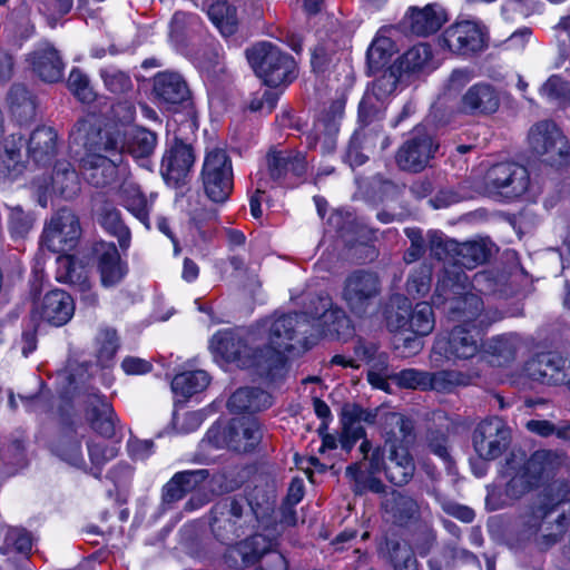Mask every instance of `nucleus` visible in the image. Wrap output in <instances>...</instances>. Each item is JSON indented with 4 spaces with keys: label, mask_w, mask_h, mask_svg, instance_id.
Masks as SVG:
<instances>
[{
    "label": "nucleus",
    "mask_w": 570,
    "mask_h": 570,
    "mask_svg": "<svg viewBox=\"0 0 570 570\" xmlns=\"http://www.w3.org/2000/svg\"><path fill=\"white\" fill-rule=\"evenodd\" d=\"M210 350L226 362L252 370L259 377L274 382L282 376V358L277 351L263 348L259 332L253 326L243 333L224 331L210 340Z\"/></svg>",
    "instance_id": "nucleus-1"
},
{
    "label": "nucleus",
    "mask_w": 570,
    "mask_h": 570,
    "mask_svg": "<svg viewBox=\"0 0 570 570\" xmlns=\"http://www.w3.org/2000/svg\"><path fill=\"white\" fill-rule=\"evenodd\" d=\"M568 492L563 483H552L540 491L520 517L521 537L542 550L556 544L566 533L569 518L564 512L552 515L566 502Z\"/></svg>",
    "instance_id": "nucleus-2"
},
{
    "label": "nucleus",
    "mask_w": 570,
    "mask_h": 570,
    "mask_svg": "<svg viewBox=\"0 0 570 570\" xmlns=\"http://www.w3.org/2000/svg\"><path fill=\"white\" fill-rule=\"evenodd\" d=\"M259 332L263 348L277 351L282 358V374L285 367L284 352L303 353L317 342L313 324L298 313L283 314L264 320L255 325Z\"/></svg>",
    "instance_id": "nucleus-3"
},
{
    "label": "nucleus",
    "mask_w": 570,
    "mask_h": 570,
    "mask_svg": "<svg viewBox=\"0 0 570 570\" xmlns=\"http://www.w3.org/2000/svg\"><path fill=\"white\" fill-rule=\"evenodd\" d=\"M432 301L436 307H445L454 320L471 322L482 316L483 302L470 291L469 277L458 267L442 273Z\"/></svg>",
    "instance_id": "nucleus-4"
},
{
    "label": "nucleus",
    "mask_w": 570,
    "mask_h": 570,
    "mask_svg": "<svg viewBox=\"0 0 570 570\" xmlns=\"http://www.w3.org/2000/svg\"><path fill=\"white\" fill-rule=\"evenodd\" d=\"M120 139L117 135H106L92 129L86 136L85 156L80 168L85 179L96 187H105L115 180L117 167L121 161L118 155Z\"/></svg>",
    "instance_id": "nucleus-5"
},
{
    "label": "nucleus",
    "mask_w": 570,
    "mask_h": 570,
    "mask_svg": "<svg viewBox=\"0 0 570 570\" xmlns=\"http://www.w3.org/2000/svg\"><path fill=\"white\" fill-rule=\"evenodd\" d=\"M255 521L249 501L242 495L223 498L210 510V530L223 543L232 542L243 535Z\"/></svg>",
    "instance_id": "nucleus-6"
},
{
    "label": "nucleus",
    "mask_w": 570,
    "mask_h": 570,
    "mask_svg": "<svg viewBox=\"0 0 570 570\" xmlns=\"http://www.w3.org/2000/svg\"><path fill=\"white\" fill-rule=\"evenodd\" d=\"M529 153L540 163L562 168L570 164V146L561 129L551 120L532 125L527 135Z\"/></svg>",
    "instance_id": "nucleus-7"
},
{
    "label": "nucleus",
    "mask_w": 570,
    "mask_h": 570,
    "mask_svg": "<svg viewBox=\"0 0 570 570\" xmlns=\"http://www.w3.org/2000/svg\"><path fill=\"white\" fill-rule=\"evenodd\" d=\"M246 58L266 86L277 87L296 77L294 59L271 42H259L248 48Z\"/></svg>",
    "instance_id": "nucleus-8"
},
{
    "label": "nucleus",
    "mask_w": 570,
    "mask_h": 570,
    "mask_svg": "<svg viewBox=\"0 0 570 570\" xmlns=\"http://www.w3.org/2000/svg\"><path fill=\"white\" fill-rule=\"evenodd\" d=\"M381 294V279L370 269H355L344 279L342 298L352 314L364 317Z\"/></svg>",
    "instance_id": "nucleus-9"
},
{
    "label": "nucleus",
    "mask_w": 570,
    "mask_h": 570,
    "mask_svg": "<svg viewBox=\"0 0 570 570\" xmlns=\"http://www.w3.org/2000/svg\"><path fill=\"white\" fill-rule=\"evenodd\" d=\"M232 160L224 149L207 153L202 170L206 196L215 204H224L234 188Z\"/></svg>",
    "instance_id": "nucleus-10"
},
{
    "label": "nucleus",
    "mask_w": 570,
    "mask_h": 570,
    "mask_svg": "<svg viewBox=\"0 0 570 570\" xmlns=\"http://www.w3.org/2000/svg\"><path fill=\"white\" fill-rule=\"evenodd\" d=\"M371 471H384L391 483L403 487L412 480L415 463L406 445L394 444L387 449H374L371 454Z\"/></svg>",
    "instance_id": "nucleus-11"
},
{
    "label": "nucleus",
    "mask_w": 570,
    "mask_h": 570,
    "mask_svg": "<svg viewBox=\"0 0 570 570\" xmlns=\"http://www.w3.org/2000/svg\"><path fill=\"white\" fill-rule=\"evenodd\" d=\"M438 149L433 135L424 126H417L397 149L395 160L402 170L420 173L428 167Z\"/></svg>",
    "instance_id": "nucleus-12"
},
{
    "label": "nucleus",
    "mask_w": 570,
    "mask_h": 570,
    "mask_svg": "<svg viewBox=\"0 0 570 570\" xmlns=\"http://www.w3.org/2000/svg\"><path fill=\"white\" fill-rule=\"evenodd\" d=\"M80 236L78 216L69 208H61L46 223L41 238L50 252L66 253L77 246Z\"/></svg>",
    "instance_id": "nucleus-13"
},
{
    "label": "nucleus",
    "mask_w": 570,
    "mask_h": 570,
    "mask_svg": "<svg viewBox=\"0 0 570 570\" xmlns=\"http://www.w3.org/2000/svg\"><path fill=\"white\" fill-rule=\"evenodd\" d=\"M480 335L465 324L454 326L448 337L438 338L431 356L435 366H441L442 355L449 361L469 360L480 351Z\"/></svg>",
    "instance_id": "nucleus-14"
},
{
    "label": "nucleus",
    "mask_w": 570,
    "mask_h": 570,
    "mask_svg": "<svg viewBox=\"0 0 570 570\" xmlns=\"http://www.w3.org/2000/svg\"><path fill=\"white\" fill-rule=\"evenodd\" d=\"M31 188L39 205L46 207L51 193H57L66 199H72L80 190V183L72 165L68 161H59L51 176L36 177L31 183Z\"/></svg>",
    "instance_id": "nucleus-15"
},
{
    "label": "nucleus",
    "mask_w": 570,
    "mask_h": 570,
    "mask_svg": "<svg viewBox=\"0 0 570 570\" xmlns=\"http://www.w3.org/2000/svg\"><path fill=\"white\" fill-rule=\"evenodd\" d=\"M511 431L505 422L492 416L480 422L473 431V448L476 454L487 461L499 458L508 448Z\"/></svg>",
    "instance_id": "nucleus-16"
},
{
    "label": "nucleus",
    "mask_w": 570,
    "mask_h": 570,
    "mask_svg": "<svg viewBox=\"0 0 570 570\" xmlns=\"http://www.w3.org/2000/svg\"><path fill=\"white\" fill-rule=\"evenodd\" d=\"M485 185L490 191L519 197L529 188V171L524 166L512 161L495 164L485 175Z\"/></svg>",
    "instance_id": "nucleus-17"
},
{
    "label": "nucleus",
    "mask_w": 570,
    "mask_h": 570,
    "mask_svg": "<svg viewBox=\"0 0 570 570\" xmlns=\"http://www.w3.org/2000/svg\"><path fill=\"white\" fill-rule=\"evenodd\" d=\"M195 158L193 147L176 138L165 149L161 158L160 174L164 180L174 187L186 184Z\"/></svg>",
    "instance_id": "nucleus-18"
},
{
    "label": "nucleus",
    "mask_w": 570,
    "mask_h": 570,
    "mask_svg": "<svg viewBox=\"0 0 570 570\" xmlns=\"http://www.w3.org/2000/svg\"><path fill=\"white\" fill-rule=\"evenodd\" d=\"M377 146L384 150L390 146V139L383 134L382 125L373 127L360 126L351 138L346 151V159L352 167L362 166L370 155L374 154Z\"/></svg>",
    "instance_id": "nucleus-19"
},
{
    "label": "nucleus",
    "mask_w": 570,
    "mask_h": 570,
    "mask_svg": "<svg viewBox=\"0 0 570 570\" xmlns=\"http://www.w3.org/2000/svg\"><path fill=\"white\" fill-rule=\"evenodd\" d=\"M374 424H379L385 438L384 449L391 445H407L414 440V423L402 413L390 411L386 407L373 410Z\"/></svg>",
    "instance_id": "nucleus-20"
},
{
    "label": "nucleus",
    "mask_w": 570,
    "mask_h": 570,
    "mask_svg": "<svg viewBox=\"0 0 570 570\" xmlns=\"http://www.w3.org/2000/svg\"><path fill=\"white\" fill-rule=\"evenodd\" d=\"M442 42L454 53L469 55L483 49L484 35L478 23L460 21L445 29Z\"/></svg>",
    "instance_id": "nucleus-21"
},
{
    "label": "nucleus",
    "mask_w": 570,
    "mask_h": 570,
    "mask_svg": "<svg viewBox=\"0 0 570 570\" xmlns=\"http://www.w3.org/2000/svg\"><path fill=\"white\" fill-rule=\"evenodd\" d=\"M344 114V102L333 101L322 116L314 122L313 131L307 136L309 148L322 142L323 153H330L335 148V137L340 130V121Z\"/></svg>",
    "instance_id": "nucleus-22"
},
{
    "label": "nucleus",
    "mask_w": 570,
    "mask_h": 570,
    "mask_svg": "<svg viewBox=\"0 0 570 570\" xmlns=\"http://www.w3.org/2000/svg\"><path fill=\"white\" fill-rule=\"evenodd\" d=\"M500 107V95L490 83L479 82L471 86L461 97L459 111L469 116H488Z\"/></svg>",
    "instance_id": "nucleus-23"
},
{
    "label": "nucleus",
    "mask_w": 570,
    "mask_h": 570,
    "mask_svg": "<svg viewBox=\"0 0 570 570\" xmlns=\"http://www.w3.org/2000/svg\"><path fill=\"white\" fill-rule=\"evenodd\" d=\"M271 549V541L263 534H254L230 546L224 553V561L232 569L243 570L255 564Z\"/></svg>",
    "instance_id": "nucleus-24"
},
{
    "label": "nucleus",
    "mask_w": 570,
    "mask_h": 570,
    "mask_svg": "<svg viewBox=\"0 0 570 570\" xmlns=\"http://www.w3.org/2000/svg\"><path fill=\"white\" fill-rule=\"evenodd\" d=\"M448 20L445 10L431 3L424 8L411 7L402 20V27L416 36L435 33Z\"/></svg>",
    "instance_id": "nucleus-25"
},
{
    "label": "nucleus",
    "mask_w": 570,
    "mask_h": 570,
    "mask_svg": "<svg viewBox=\"0 0 570 570\" xmlns=\"http://www.w3.org/2000/svg\"><path fill=\"white\" fill-rule=\"evenodd\" d=\"M259 423L253 417L234 419L224 431L226 446L235 452L252 451L262 440Z\"/></svg>",
    "instance_id": "nucleus-26"
},
{
    "label": "nucleus",
    "mask_w": 570,
    "mask_h": 570,
    "mask_svg": "<svg viewBox=\"0 0 570 570\" xmlns=\"http://www.w3.org/2000/svg\"><path fill=\"white\" fill-rule=\"evenodd\" d=\"M341 423L340 444L343 450L350 452L358 440L366 436L363 423L374 424L373 411L357 404H346L342 409Z\"/></svg>",
    "instance_id": "nucleus-27"
},
{
    "label": "nucleus",
    "mask_w": 570,
    "mask_h": 570,
    "mask_svg": "<svg viewBox=\"0 0 570 570\" xmlns=\"http://www.w3.org/2000/svg\"><path fill=\"white\" fill-rule=\"evenodd\" d=\"M106 135L119 136L120 144L118 155L128 154L132 158L140 159L149 157L157 145V136L155 132L146 128H131L121 130L120 128L102 130Z\"/></svg>",
    "instance_id": "nucleus-28"
},
{
    "label": "nucleus",
    "mask_w": 570,
    "mask_h": 570,
    "mask_svg": "<svg viewBox=\"0 0 570 570\" xmlns=\"http://www.w3.org/2000/svg\"><path fill=\"white\" fill-rule=\"evenodd\" d=\"M85 416L91 429L104 438L116 435L118 417L111 404L99 393H90L86 399Z\"/></svg>",
    "instance_id": "nucleus-29"
},
{
    "label": "nucleus",
    "mask_w": 570,
    "mask_h": 570,
    "mask_svg": "<svg viewBox=\"0 0 570 570\" xmlns=\"http://www.w3.org/2000/svg\"><path fill=\"white\" fill-rule=\"evenodd\" d=\"M92 250L97 258L101 285L104 287H112L119 284L127 274V266L121 262L116 245L114 243L99 242L95 244Z\"/></svg>",
    "instance_id": "nucleus-30"
},
{
    "label": "nucleus",
    "mask_w": 570,
    "mask_h": 570,
    "mask_svg": "<svg viewBox=\"0 0 570 570\" xmlns=\"http://www.w3.org/2000/svg\"><path fill=\"white\" fill-rule=\"evenodd\" d=\"M266 164L274 181L284 180L288 175L299 179L307 170L305 155L295 150H271L266 156Z\"/></svg>",
    "instance_id": "nucleus-31"
},
{
    "label": "nucleus",
    "mask_w": 570,
    "mask_h": 570,
    "mask_svg": "<svg viewBox=\"0 0 570 570\" xmlns=\"http://www.w3.org/2000/svg\"><path fill=\"white\" fill-rule=\"evenodd\" d=\"M320 312L323 313V320L312 323L317 341L323 336L338 340L352 333L350 318L343 309L333 307L332 298H324L321 302Z\"/></svg>",
    "instance_id": "nucleus-32"
},
{
    "label": "nucleus",
    "mask_w": 570,
    "mask_h": 570,
    "mask_svg": "<svg viewBox=\"0 0 570 570\" xmlns=\"http://www.w3.org/2000/svg\"><path fill=\"white\" fill-rule=\"evenodd\" d=\"M59 150L58 132L48 126L37 127L27 141L28 157L38 165L50 164Z\"/></svg>",
    "instance_id": "nucleus-33"
},
{
    "label": "nucleus",
    "mask_w": 570,
    "mask_h": 570,
    "mask_svg": "<svg viewBox=\"0 0 570 570\" xmlns=\"http://www.w3.org/2000/svg\"><path fill=\"white\" fill-rule=\"evenodd\" d=\"M56 278L61 283H67L81 293V299L88 305L95 306L98 296L92 293L88 271L80 262L67 256L59 259V267Z\"/></svg>",
    "instance_id": "nucleus-34"
},
{
    "label": "nucleus",
    "mask_w": 570,
    "mask_h": 570,
    "mask_svg": "<svg viewBox=\"0 0 570 570\" xmlns=\"http://www.w3.org/2000/svg\"><path fill=\"white\" fill-rule=\"evenodd\" d=\"M40 317L55 326H62L70 321L75 312L71 296L61 289L48 292L38 306Z\"/></svg>",
    "instance_id": "nucleus-35"
},
{
    "label": "nucleus",
    "mask_w": 570,
    "mask_h": 570,
    "mask_svg": "<svg viewBox=\"0 0 570 570\" xmlns=\"http://www.w3.org/2000/svg\"><path fill=\"white\" fill-rule=\"evenodd\" d=\"M32 70L46 82H57L63 75V62L50 43H41L29 55Z\"/></svg>",
    "instance_id": "nucleus-36"
},
{
    "label": "nucleus",
    "mask_w": 570,
    "mask_h": 570,
    "mask_svg": "<svg viewBox=\"0 0 570 570\" xmlns=\"http://www.w3.org/2000/svg\"><path fill=\"white\" fill-rule=\"evenodd\" d=\"M381 505L387 518L399 525H405L420 518L419 503L404 492L391 491L384 497Z\"/></svg>",
    "instance_id": "nucleus-37"
},
{
    "label": "nucleus",
    "mask_w": 570,
    "mask_h": 570,
    "mask_svg": "<svg viewBox=\"0 0 570 570\" xmlns=\"http://www.w3.org/2000/svg\"><path fill=\"white\" fill-rule=\"evenodd\" d=\"M154 92L164 104L179 105L189 98V89L184 78L171 71L158 72L154 77Z\"/></svg>",
    "instance_id": "nucleus-38"
},
{
    "label": "nucleus",
    "mask_w": 570,
    "mask_h": 570,
    "mask_svg": "<svg viewBox=\"0 0 570 570\" xmlns=\"http://www.w3.org/2000/svg\"><path fill=\"white\" fill-rule=\"evenodd\" d=\"M538 484H544L553 479L567 462L563 452L538 450L525 461Z\"/></svg>",
    "instance_id": "nucleus-39"
},
{
    "label": "nucleus",
    "mask_w": 570,
    "mask_h": 570,
    "mask_svg": "<svg viewBox=\"0 0 570 570\" xmlns=\"http://www.w3.org/2000/svg\"><path fill=\"white\" fill-rule=\"evenodd\" d=\"M493 245L488 239L468 240L464 243H458L453 263L444 267L446 268L461 267L469 269L475 268L478 265L485 263L492 254Z\"/></svg>",
    "instance_id": "nucleus-40"
},
{
    "label": "nucleus",
    "mask_w": 570,
    "mask_h": 570,
    "mask_svg": "<svg viewBox=\"0 0 570 570\" xmlns=\"http://www.w3.org/2000/svg\"><path fill=\"white\" fill-rule=\"evenodd\" d=\"M9 110L19 124H28L36 117V97L22 83H13L7 95Z\"/></svg>",
    "instance_id": "nucleus-41"
},
{
    "label": "nucleus",
    "mask_w": 570,
    "mask_h": 570,
    "mask_svg": "<svg viewBox=\"0 0 570 570\" xmlns=\"http://www.w3.org/2000/svg\"><path fill=\"white\" fill-rule=\"evenodd\" d=\"M558 360V352L538 353L525 363V374L532 381L556 386Z\"/></svg>",
    "instance_id": "nucleus-42"
},
{
    "label": "nucleus",
    "mask_w": 570,
    "mask_h": 570,
    "mask_svg": "<svg viewBox=\"0 0 570 570\" xmlns=\"http://www.w3.org/2000/svg\"><path fill=\"white\" fill-rule=\"evenodd\" d=\"M271 395L257 387H242L232 394L228 409L234 413L257 412L269 407Z\"/></svg>",
    "instance_id": "nucleus-43"
},
{
    "label": "nucleus",
    "mask_w": 570,
    "mask_h": 570,
    "mask_svg": "<svg viewBox=\"0 0 570 570\" xmlns=\"http://www.w3.org/2000/svg\"><path fill=\"white\" fill-rule=\"evenodd\" d=\"M119 198L122 205L146 227L149 226V207L148 202L141 193L139 186L130 180L125 179L119 187Z\"/></svg>",
    "instance_id": "nucleus-44"
},
{
    "label": "nucleus",
    "mask_w": 570,
    "mask_h": 570,
    "mask_svg": "<svg viewBox=\"0 0 570 570\" xmlns=\"http://www.w3.org/2000/svg\"><path fill=\"white\" fill-rule=\"evenodd\" d=\"M522 345L519 335L510 333L490 338L485 345V352L493 358L492 362L498 365H504L512 362Z\"/></svg>",
    "instance_id": "nucleus-45"
},
{
    "label": "nucleus",
    "mask_w": 570,
    "mask_h": 570,
    "mask_svg": "<svg viewBox=\"0 0 570 570\" xmlns=\"http://www.w3.org/2000/svg\"><path fill=\"white\" fill-rule=\"evenodd\" d=\"M52 452L72 465H78L82 462L81 440L73 426H67L61 430L52 445Z\"/></svg>",
    "instance_id": "nucleus-46"
},
{
    "label": "nucleus",
    "mask_w": 570,
    "mask_h": 570,
    "mask_svg": "<svg viewBox=\"0 0 570 570\" xmlns=\"http://www.w3.org/2000/svg\"><path fill=\"white\" fill-rule=\"evenodd\" d=\"M98 220L109 234L117 237L122 249H127L129 247L130 232L122 223L120 212L112 204L106 203L102 205Z\"/></svg>",
    "instance_id": "nucleus-47"
},
{
    "label": "nucleus",
    "mask_w": 570,
    "mask_h": 570,
    "mask_svg": "<svg viewBox=\"0 0 570 570\" xmlns=\"http://www.w3.org/2000/svg\"><path fill=\"white\" fill-rule=\"evenodd\" d=\"M208 17L224 37L236 32L238 18L236 8L225 0L212 3L208 8Z\"/></svg>",
    "instance_id": "nucleus-48"
},
{
    "label": "nucleus",
    "mask_w": 570,
    "mask_h": 570,
    "mask_svg": "<svg viewBox=\"0 0 570 570\" xmlns=\"http://www.w3.org/2000/svg\"><path fill=\"white\" fill-rule=\"evenodd\" d=\"M209 384V376L205 371H189L177 374L171 381V390L175 394L188 397L199 393Z\"/></svg>",
    "instance_id": "nucleus-49"
},
{
    "label": "nucleus",
    "mask_w": 570,
    "mask_h": 570,
    "mask_svg": "<svg viewBox=\"0 0 570 570\" xmlns=\"http://www.w3.org/2000/svg\"><path fill=\"white\" fill-rule=\"evenodd\" d=\"M346 476L353 481V491L355 494H364L370 491L373 493H382L385 491V484L372 473L371 465L368 472L361 469V463H354L346 468Z\"/></svg>",
    "instance_id": "nucleus-50"
},
{
    "label": "nucleus",
    "mask_w": 570,
    "mask_h": 570,
    "mask_svg": "<svg viewBox=\"0 0 570 570\" xmlns=\"http://www.w3.org/2000/svg\"><path fill=\"white\" fill-rule=\"evenodd\" d=\"M23 138L20 134L10 135L4 141L3 153L0 154V174L12 176L19 171Z\"/></svg>",
    "instance_id": "nucleus-51"
},
{
    "label": "nucleus",
    "mask_w": 570,
    "mask_h": 570,
    "mask_svg": "<svg viewBox=\"0 0 570 570\" xmlns=\"http://www.w3.org/2000/svg\"><path fill=\"white\" fill-rule=\"evenodd\" d=\"M395 50L393 40L380 32L367 50V63L370 69L376 71L385 67Z\"/></svg>",
    "instance_id": "nucleus-52"
},
{
    "label": "nucleus",
    "mask_w": 570,
    "mask_h": 570,
    "mask_svg": "<svg viewBox=\"0 0 570 570\" xmlns=\"http://www.w3.org/2000/svg\"><path fill=\"white\" fill-rule=\"evenodd\" d=\"M385 550L394 570H419L414 552L406 543H401L396 539H386Z\"/></svg>",
    "instance_id": "nucleus-53"
},
{
    "label": "nucleus",
    "mask_w": 570,
    "mask_h": 570,
    "mask_svg": "<svg viewBox=\"0 0 570 570\" xmlns=\"http://www.w3.org/2000/svg\"><path fill=\"white\" fill-rule=\"evenodd\" d=\"M435 325L432 306L426 302H421L413 309L410 308V330L420 336L429 335Z\"/></svg>",
    "instance_id": "nucleus-54"
},
{
    "label": "nucleus",
    "mask_w": 570,
    "mask_h": 570,
    "mask_svg": "<svg viewBox=\"0 0 570 570\" xmlns=\"http://www.w3.org/2000/svg\"><path fill=\"white\" fill-rule=\"evenodd\" d=\"M537 487H539V484L532 472L528 470L527 462H524L515 470L514 474L507 483L505 493L512 499H520Z\"/></svg>",
    "instance_id": "nucleus-55"
},
{
    "label": "nucleus",
    "mask_w": 570,
    "mask_h": 570,
    "mask_svg": "<svg viewBox=\"0 0 570 570\" xmlns=\"http://www.w3.org/2000/svg\"><path fill=\"white\" fill-rule=\"evenodd\" d=\"M32 213L24 210L20 205L9 207L8 228L14 239H24L35 224Z\"/></svg>",
    "instance_id": "nucleus-56"
},
{
    "label": "nucleus",
    "mask_w": 570,
    "mask_h": 570,
    "mask_svg": "<svg viewBox=\"0 0 570 570\" xmlns=\"http://www.w3.org/2000/svg\"><path fill=\"white\" fill-rule=\"evenodd\" d=\"M100 77L106 89L115 95H125L132 90L134 83L129 75L114 66L101 68Z\"/></svg>",
    "instance_id": "nucleus-57"
},
{
    "label": "nucleus",
    "mask_w": 570,
    "mask_h": 570,
    "mask_svg": "<svg viewBox=\"0 0 570 570\" xmlns=\"http://www.w3.org/2000/svg\"><path fill=\"white\" fill-rule=\"evenodd\" d=\"M384 102L379 100L373 94H364L358 105L360 126L373 127L381 125Z\"/></svg>",
    "instance_id": "nucleus-58"
},
{
    "label": "nucleus",
    "mask_w": 570,
    "mask_h": 570,
    "mask_svg": "<svg viewBox=\"0 0 570 570\" xmlns=\"http://www.w3.org/2000/svg\"><path fill=\"white\" fill-rule=\"evenodd\" d=\"M428 246L431 255L439 261L451 258L453 261L456 244L454 239H449L439 230H429L426 234Z\"/></svg>",
    "instance_id": "nucleus-59"
},
{
    "label": "nucleus",
    "mask_w": 570,
    "mask_h": 570,
    "mask_svg": "<svg viewBox=\"0 0 570 570\" xmlns=\"http://www.w3.org/2000/svg\"><path fill=\"white\" fill-rule=\"evenodd\" d=\"M468 384V376L453 370H441L429 372V389L436 391H449L458 385Z\"/></svg>",
    "instance_id": "nucleus-60"
},
{
    "label": "nucleus",
    "mask_w": 570,
    "mask_h": 570,
    "mask_svg": "<svg viewBox=\"0 0 570 570\" xmlns=\"http://www.w3.org/2000/svg\"><path fill=\"white\" fill-rule=\"evenodd\" d=\"M432 269L429 265H421L415 269L406 282V292L409 295L422 297L426 295L431 287Z\"/></svg>",
    "instance_id": "nucleus-61"
},
{
    "label": "nucleus",
    "mask_w": 570,
    "mask_h": 570,
    "mask_svg": "<svg viewBox=\"0 0 570 570\" xmlns=\"http://www.w3.org/2000/svg\"><path fill=\"white\" fill-rule=\"evenodd\" d=\"M541 95L550 101L570 104V85L561 77L553 75L542 85Z\"/></svg>",
    "instance_id": "nucleus-62"
},
{
    "label": "nucleus",
    "mask_w": 570,
    "mask_h": 570,
    "mask_svg": "<svg viewBox=\"0 0 570 570\" xmlns=\"http://www.w3.org/2000/svg\"><path fill=\"white\" fill-rule=\"evenodd\" d=\"M397 82V72L393 68H387L374 80L372 87L365 94H373L379 100L384 102L394 92Z\"/></svg>",
    "instance_id": "nucleus-63"
},
{
    "label": "nucleus",
    "mask_w": 570,
    "mask_h": 570,
    "mask_svg": "<svg viewBox=\"0 0 570 570\" xmlns=\"http://www.w3.org/2000/svg\"><path fill=\"white\" fill-rule=\"evenodd\" d=\"M432 59V52L426 43H419L403 55L402 66L409 71L426 67Z\"/></svg>",
    "instance_id": "nucleus-64"
}]
</instances>
